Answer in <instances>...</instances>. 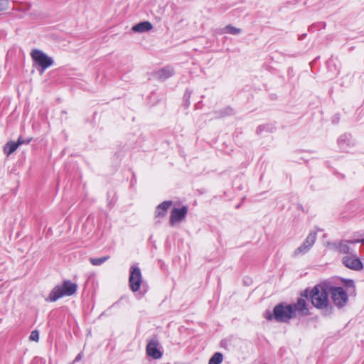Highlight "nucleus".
Returning <instances> with one entry per match:
<instances>
[{"mask_svg":"<svg viewBox=\"0 0 364 364\" xmlns=\"http://www.w3.org/2000/svg\"><path fill=\"white\" fill-rule=\"evenodd\" d=\"M328 293V285L322 284L315 286L309 294L312 305L318 309H327L329 304Z\"/></svg>","mask_w":364,"mask_h":364,"instance_id":"f257e3e1","label":"nucleus"},{"mask_svg":"<svg viewBox=\"0 0 364 364\" xmlns=\"http://www.w3.org/2000/svg\"><path fill=\"white\" fill-rule=\"evenodd\" d=\"M77 289V285L70 280L63 281L61 285L55 286L50 292L47 301H55L63 296L73 295Z\"/></svg>","mask_w":364,"mask_h":364,"instance_id":"f03ea898","label":"nucleus"},{"mask_svg":"<svg viewBox=\"0 0 364 364\" xmlns=\"http://www.w3.org/2000/svg\"><path fill=\"white\" fill-rule=\"evenodd\" d=\"M291 305L282 304L277 305L274 308V318L279 322H287L289 319L295 317Z\"/></svg>","mask_w":364,"mask_h":364,"instance_id":"7ed1b4c3","label":"nucleus"},{"mask_svg":"<svg viewBox=\"0 0 364 364\" xmlns=\"http://www.w3.org/2000/svg\"><path fill=\"white\" fill-rule=\"evenodd\" d=\"M31 55L34 63L41 68V74L53 63V59L40 50H33Z\"/></svg>","mask_w":364,"mask_h":364,"instance_id":"20e7f679","label":"nucleus"},{"mask_svg":"<svg viewBox=\"0 0 364 364\" xmlns=\"http://www.w3.org/2000/svg\"><path fill=\"white\" fill-rule=\"evenodd\" d=\"M329 292L331 293L333 304L338 308H342L347 304L348 296L346 290L343 287H330Z\"/></svg>","mask_w":364,"mask_h":364,"instance_id":"39448f33","label":"nucleus"},{"mask_svg":"<svg viewBox=\"0 0 364 364\" xmlns=\"http://www.w3.org/2000/svg\"><path fill=\"white\" fill-rule=\"evenodd\" d=\"M143 282L142 274L140 268L137 265H133L129 269V285L133 292L140 289Z\"/></svg>","mask_w":364,"mask_h":364,"instance_id":"423d86ee","label":"nucleus"},{"mask_svg":"<svg viewBox=\"0 0 364 364\" xmlns=\"http://www.w3.org/2000/svg\"><path fill=\"white\" fill-rule=\"evenodd\" d=\"M316 240V233L314 232H310L303 243L294 250V256L297 257L300 255L306 254L314 245Z\"/></svg>","mask_w":364,"mask_h":364,"instance_id":"0eeeda50","label":"nucleus"},{"mask_svg":"<svg viewBox=\"0 0 364 364\" xmlns=\"http://www.w3.org/2000/svg\"><path fill=\"white\" fill-rule=\"evenodd\" d=\"M187 213V206H183L181 208H173L170 215V225L174 226L176 223H181L186 218Z\"/></svg>","mask_w":364,"mask_h":364,"instance_id":"6e6552de","label":"nucleus"},{"mask_svg":"<svg viewBox=\"0 0 364 364\" xmlns=\"http://www.w3.org/2000/svg\"><path fill=\"white\" fill-rule=\"evenodd\" d=\"M355 144V143L350 134H342L338 139L340 149L345 152L350 151Z\"/></svg>","mask_w":364,"mask_h":364,"instance_id":"1a4fd4ad","label":"nucleus"},{"mask_svg":"<svg viewBox=\"0 0 364 364\" xmlns=\"http://www.w3.org/2000/svg\"><path fill=\"white\" fill-rule=\"evenodd\" d=\"M343 264L351 269L359 271L363 267L361 261L355 256H346L343 258Z\"/></svg>","mask_w":364,"mask_h":364,"instance_id":"9d476101","label":"nucleus"},{"mask_svg":"<svg viewBox=\"0 0 364 364\" xmlns=\"http://www.w3.org/2000/svg\"><path fill=\"white\" fill-rule=\"evenodd\" d=\"M159 343L156 339H151L146 346V353L154 359L162 356L161 352L158 349Z\"/></svg>","mask_w":364,"mask_h":364,"instance_id":"9b49d317","label":"nucleus"},{"mask_svg":"<svg viewBox=\"0 0 364 364\" xmlns=\"http://www.w3.org/2000/svg\"><path fill=\"white\" fill-rule=\"evenodd\" d=\"M291 306L292 309L294 311V314L296 316V312L299 314L304 316L308 314V309L306 307V302L305 299L299 298L296 303L294 304H290Z\"/></svg>","mask_w":364,"mask_h":364,"instance_id":"f8f14e48","label":"nucleus"},{"mask_svg":"<svg viewBox=\"0 0 364 364\" xmlns=\"http://www.w3.org/2000/svg\"><path fill=\"white\" fill-rule=\"evenodd\" d=\"M172 205V201L171 200H166L161 204H159L156 209L155 211V217L156 218H160V217H164L166 215V213L169 208Z\"/></svg>","mask_w":364,"mask_h":364,"instance_id":"ddd939ff","label":"nucleus"},{"mask_svg":"<svg viewBox=\"0 0 364 364\" xmlns=\"http://www.w3.org/2000/svg\"><path fill=\"white\" fill-rule=\"evenodd\" d=\"M173 69L170 66L164 67L156 73V77L159 80H166L173 75Z\"/></svg>","mask_w":364,"mask_h":364,"instance_id":"4468645a","label":"nucleus"},{"mask_svg":"<svg viewBox=\"0 0 364 364\" xmlns=\"http://www.w3.org/2000/svg\"><path fill=\"white\" fill-rule=\"evenodd\" d=\"M21 143H22L21 136L18 137L17 142H14V141L7 142L4 148V153L7 156H9L12 153H14L20 145H21Z\"/></svg>","mask_w":364,"mask_h":364,"instance_id":"2eb2a0df","label":"nucleus"},{"mask_svg":"<svg viewBox=\"0 0 364 364\" xmlns=\"http://www.w3.org/2000/svg\"><path fill=\"white\" fill-rule=\"evenodd\" d=\"M152 24L149 21H144L134 25L132 30L135 33H144L151 30Z\"/></svg>","mask_w":364,"mask_h":364,"instance_id":"dca6fc26","label":"nucleus"},{"mask_svg":"<svg viewBox=\"0 0 364 364\" xmlns=\"http://www.w3.org/2000/svg\"><path fill=\"white\" fill-rule=\"evenodd\" d=\"M336 249L341 253L347 254L350 252V247L348 242L341 241L338 244L335 245Z\"/></svg>","mask_w":364,"mask_h":364,"instance_id":"f3484780","label":"nucleus"},{"mask_svg":"<svg viewBox=\"0 0 364 364\" xmlns=\"http://www.w3.org/2000/svg\"><path fill=\"white\" fill-rule=\"evenodd\" d=\"M241 32L240 28L232 26V25H228L221 30L222 33H230L232 35H237Z\"/></svg>","mask_w":364,"mask_h":364,"instance_id":"a211bd4d","label":"nucleus"},{"mask_svg":"<svg viewBox=\"0 0 364 364\" xmlns=\"http://www.w3.org/2000/svg\"><path fill=\"white\" fill-rule=\"evenodd\" d=\"M223 355L221 353L217 352L210 358L208 364H220L223 362Z\"/></svg>","mask_w":364,"mask_h":364,"instance_id":"6ab92c4d","label":"nucleus"},{"mask_svg":"<svg viewBox=\"0 0 364 364\" xmlns=\"http://www.w3.org/2000/svg\"><path fill=\"white\" fill-rule=\"evenodd\" d=\"M109 258V256H105L100 258H90V262L94 266H100L107 261Z\"/></svg>","mask_w":364,"mask_h":364,"instance_id":"aec40b11","label":"nucleus"},{"mask_svg":"<svg viewBox=\"0 0 364 364\" xmlns=\"http://www.w3.org/2000/svg\"><path fill=\"white\" fill-rule=\"evenodd\" d=\"M29 339L33 341H38L39 339V333L38 331L34 330L31 333V335L29 336Z\"/></svg>","mask_w":364,"mask_h":364,"instance_id":"412c9836","label":"nucleus"},{"mask_svg":"<svg viewBox=\"0 0 364 364\" xmlns=\"http://www.w3.org/2000/svg\"><path fill=\"white\" fill-rule=\"evenodd\" d=\"M9 7V0H0V12L7 9Z\"/></svg>","mask_w":364,"mask_h":364,"instance_id":"4be33fe9","label":"nucleus"},{"mask_svg":"<svg viewBox=\"0 0 364 364\" xmlns=\"http://www.w3.org/2000/svg\"><path fill=\"white\" fill-rule=\"evenodd\" d=\"M264 317L265 318H267V320H272L274 318V312L272 313L270 311H266V312L264 313Z\"/></svg>","mask_w":364,"mask_h":364,"instance_id":"5701e85b","label":"nucleus"},{"mask_svg":"<svg viewBox=\"0 0 364 364\" xmlns=\"http://www.w3.org/2000/svg\"><path fill=\"white\" fill-rule=\"evenodd\" d=\"M232 112H233L232 109H231L230 107H227L224 109V114L223 115V116L230 115V114H232Z\"/></svg>","mask_w":364,"mask_h":364,"instance_id":"b1692460","label":"nucleus"},{"mask_svg":"<svg viewBox=\"0 0 364 364\" xmlns=\"http://www.w3.org/2000/svg\"><path fill=\"white\" fill-rule=\"evenodd\" d=\"M31 141V139H23L22 137H21V144H28L30 143V141Z\"/></svg>","mask_w":364,"mask_h":364,"instance_id":"393cba45","label":"nucleus"},{"mask_svg":"<svg viewBox=\"0 0 364 364\" xmlns=\"http://www.w3.org/2000/svg\"><path fill=\"white\" fill-rule=\"evenodd\" d=\"M356 240H346V242H348V244H354V243H361V242H355Z\"/></svg>","mask_w":364,"mask_h":364,"instance_id":"a878e982","label":"nucleus"},{"mask_svg":"<svg viewBox=\"0 0 364 364\" xmlns=\"http://www.w3.org/2000/svg\"><path fill=\"white\" fill-rule=\"evenodd\" d=\"M346 285H347L348 287H353V286H354V282H353V281H352V280H348V281L347 282V283H346Z\"/></svg>","mask_w":364,"mask_h":364,"instance_id":"bb28decb","label":"nucleus"},{"mask_svg":"<svg viewBox=\"0 0 364 364\" xmlns=\"http://www.w3.org/2000/svg\"><path fill=\"white\" fill-rule=\"evenodd\" d=\"M81 359V353H79L75 358V362L78 361Z\"/></svg>","mask_w":364,"mask_h":364,"instance_id":"cd10ccee","label":"nucleus"},{"mask_svg":"<svg viewBox=\"0 0 364 364\" xmlns=\"http://www.w3.org/2000/svg\"><path fill=\"white\" fill-rule=\"evenodd\" d=\"M355 242H361L362 244L364 243V239H357Z\"/></svg>","mask_w":364,"mask_h":364,"instance_id":"c85d7f7f","label":"nucleus"}]
</instances>
